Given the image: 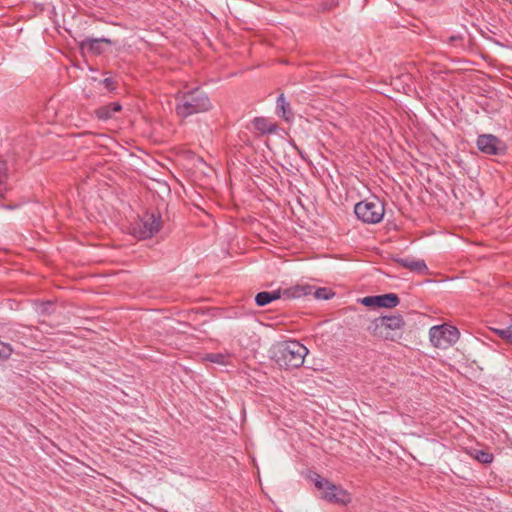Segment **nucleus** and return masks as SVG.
<instances>
[{"label":"nucleus","mask_w":512,"mask_h":512,"mask_svg":"<svg viewBox=\"0 0 512 512\" xmlns=\"http://www.w3.org/2000/svg\"><path fill=\"white\" fill-rule=\"evenodd\" d=\"M354 213L364 223L377 224L384 217V203L375 196L366 198L355 205Z\"/></svg>","instance_id":"nucleus-5"},{"label":"nucleus","mask_w":512,"mask_h":512,"mask_svg":"<svg viewBox=\"0 0 512 512\" xmlns=\"http://www.w3.org/2000/svg\"><path fill=\"white\" fill-rule=\"evenodd\" d=\"M275 113L278 117L284 119L287 122H290L294 119V112L283 93L277 97Z\"/></svg>","instance_id":"nucleus-13"},{"label":"nucleus","mask_w":512,"mask_h":512,"mask_svg":"<svg viewBox=\"0 0 512 512\" xmlns=\"http://www.w3.org/2000/svg\"><path fill=\"white\" fill-rule=\"evenodd\" d=\"M229 359H230V356L228 354H223V353H209L205 356V360L212 362V363L221 364V365L228 364Z\"/></svg>","instance_id":"nucleus-17"},{"label":"nucleus","mask_w":512,"mask_h":512,"mask_svg":"<svg viewBox=\"0 0 512 512\" xmlns=\"http://www.w3.org/2000/svg\"><path fill=\"white\" fill-rule=\"evenodd\" d=\"M477 148L485 154L504 155L506 153V144L492 134H482L477 138Z\"/></svg>","instance_id":"nucleus-9"},{"label":"nucleus","mask_w":512,"mask_h":512,"mask_svg":"<svg viewBox=\"0 0 512 512\" xmlns=\"http://www.w3.org/2000/svg\"><path fill=\"white\" fill-rule=\"evenodd\" d=\"M460 333L454 326L443 324L430 328L429 337L432 345L439 349H447L455 344Z\"/></svg>","instance_id":"nucleus-8"},{"label":"nucleus","mask_w":512,"mask_h":512,"mask_svg":"<svg viewBox=\"0 0 512 512\" xmlns=\"http://www.w3.org/2000/svg\"><path fill=\"white\" fill-rule=\"evenodd\" d=\"M162 217L158 211H146L133 226V234L140 239H148L159 232Z\"/></svg>","instance_id":"nucleus-7"},{"label":"nucleus","mask_w":512,"mask_h":512,"mask_svg":"<svg viewBox=\"0 0 512 512\" xmlns=\"http://www.w3.org/2000/svg\"><path fill=\"white\" fill-rule=\"evenodd\" d=\"M313 295L316 299L328 300L334 296V293L328 288L321 287L315 289Z\"/></svg>","instance_id":"nucleus-20"},{"label":"nucleus","mask_w":512,"mask_h":512,"mask_svg":"<svg viewBox=\"0 0 512 512\" xmlns=\"http://www.w3.org/2000/svg\"><path fill=\"white\" fill-rule=\"evenodd\" d=\"M122 106L119 102H112L107 105L101 106L95 110V115L100 120L111 119L116 112H120Z\"/></svg>","instance_id":"nucleus-16"},{"label":"nucleus","mask_w":512,"mask_h":512,"mask_svg":"<svg viewBox=\"0 0 512 512\" xmlns=\"http://www.w3.org/2000/svg\"><path fill=\"white\" fill-rule=\"evenodd\" d=\"M361 302L367 307L394 308L399 304L400 300L397 294L387 293L364 297Z\"/></svg>","instance_id":"nucleus-10"},{"label":"nucleus","mask_w":512,"mask_h":512,"mask_svg":"<svg viewBox=\"0 0 512 512\" xmlns=\"http://www.w3.org/2000/svg\"><path fill=\"white\" fill-rule=\"evenodd\" d=\"M495 334H497L501 339L505 340L507 342L508 333L509 331V325L505 328H493L492 329Z\"/></svg>","instance_id":"nucleus-22"},{"label":"nucleus","mask_w":512,"mask_h":512,"mask_svg":"<svg viewBox=\"0 0 512 512\" xmlns=\"http://www.w3.org/2000/svg\"><path fill=\"white\" fill-rule=\"evenodd\" d=\"M313 289L314 288L310 285H296L286 289L279 288L274 291H262L255 295L254 300L257 306L264 307L281 298L289 300L310 295Z\"/></svg>","instance_id":"nucleus-4"},{"label":"nucleus","mask_w":512,"mask_h":512,"mask_svg":"<svg viewBox=\"0 0 512 512\" xmlns=\"http://www.w3.org/2000/svg\"><path fill=\"white\" fill-rule=\"evenodd\" d=\"M7 166L5 161H0V198L4 196L7 191Z\"/></svg>","instance_id":"nucleus-19"},{"label":"nucleus","mask_w":512,"mask_h":512,"mask_svg":"<svg viewBox=\"0 0 512 512\" xmlns=\"http://www.w3.org/2000/svg\"><path fill=\"white\" fill-rule=\"evenodd\" d=\"M394 261L410 271L417 272L422 275H427L429 273L428 267L424 260H415L413 258H395Z\"/></svg>","instance_id":"nucleus-12"},{"label":"nucleus","mask_w":512,"mask_h":512,"mask_svg":"<svg viewBox=\"0 0 512 512\" xmlns=\"http://www.w3.org/2000/svg\"><path fill=\"white\" fill-rule=\"evenodd\" d=\"M54 303L52 301H42L36 303V311L39 315H51L54 312Z\"/></svg>","instance_id":"nucleus-18"},{"label":"nucleus","mask_w":512,"mask_h":512,"mask_svg":"<svg viewBox=\"0 0 512 512\" xmlns=\"http://www.w3.org/2000/svg\"><path fill=\"white\" fill-rule=\"evenodd\" d=\"M308 349L299 341L290 340L278 343L272 351V358L282 368L293 369L303 365Z\"/></svg>","instance_id":"nucleus-1"},{"label":"nucleus","mask_w":512,"mask_h":512,"mask_svg":"<svg viewBox=\"0 0 512 512\" xmlns=\"http://www.w3.org/2000/svg\"><path fill=\"white\" fill-rule=\"evenodd\" d=\"M104 44L112 45L113 41L109 38H90L87 37L79 42V48L83 53H90L93 55H101L104 53Z\"/></svg>","instance_id":"nucleus-11"},{"label":"nucleus","mask_w":512,"mask_h":512,"mask_svg":"<svg viewBox=\"0 0 512 512\" xmlns=\"http://www.w3.org/2000/svg\"><path fill=\"white\" fill-rule=\"evenodd\" d=\"M509 331L511 332L508 333L507 343L512 345V322L509 324Z\"/></svg>","instance_id":"nucleus-25"},{"label":"nucleus","mask_w":512,"mask_h":512,"mask_svg":"<svg viewBox=\"0 0 512 512\" xmlns=\"http://www.w3.org/2000/svg\"><path fill=\"white\" fill-rule=\"evenodd\" d=\"M212 103L208 95L199 88L185 92L178 98L176 113L181 117L209 111Z\"/></svg>","instance_id":"nucleus-3"},{"label":"nucleus","mask_w":512,"mask_h":512,"mask_svg":"<svg viewBox=\"0 0 512 512\" xmlns=\"http://www.w3.org/2000/svg\"><path fill=\"white\" fill-rule=\"evenodd\" d=\"M405 321L400 314L390 316H380L371 321L368 331L385 340L393 342L399 341L404 332Z\"/></svg>","instance_id":"nucleus-2"},{"label":"nucleus","mask_w":512,"mask_h":512,"mask_svg":"<svg viewBox=\"0 0 512 512\" xmlns=\"http://www.w3.org/2000/svg\"><path fill=\"white\" fill-rule=\"evenodd\" d=\"M475 459L482 464H489L493 461V454L484 450H477Z\"/></svg>","instance_id":"nucleus-21"},{"label":"nucleus","mask_w":512,"mask_h":512,"mask_svg":"<svg viewBox=\"0 0 512 512\" xmlns=\"http://www.w3.org/2000/svg\"><path fill=\"white\" fill-rule=\"evenodd\" d=\"M102 83L109 91H114L117 87V83L113 78H105Z\"/></svg>","instance_id":"nucleus-23"},{"label":"nucleus","mask_w":512,"mask_h":512,"mask_svg":"<svg viewBox=\"0 0 512 512\" xmlns=\"http://www.w3.org/2000/svg\"><path fill=\"white\" fill-rule=\"evenodd\" d=\"M252 123L254 128L262 135L273 134L278 129L277 123L266 117H255Z\"/></svg>","instance_id":"nucleus-15"},{"label":"nucleus","mask_w":512,"mask_h":512,"mask_svg":"<svg viewBox=\"0 0 512 512\" xmlns=\"http://www.w3.org/2000/svg\"><path fill=\"white\" fill-rule=\"evenodd\" d=\"M23 328L24 327L19 324L5 326L2 328L1 337L13 342L23 343L25 338Z\"/></svg>","instance_id":"nucleus-14"},{"label":"nucleus","mask_w":512,"mask_h":512,"mask_svg":"<svg viewBox=\"0 0 512 512\" xmlns=\"http://www.w3.org/2000/svg\"><path fill=\"white\" fill-rule=\"evenodd\" d=\"M463 40V37L461 35H452L449 37L448 41L449 43L451 44H454L458 41H462Z\"/></svg>","instance_id":"nucleus-24"},{"label":"nucleus","mask_w":512,"mask_h":512,"mask_svg":"<svg viewBox=\"0 0 512 512\" xmlns=\"http://www.w3.org/2000/svg\"><path fill=\"white\" fill-rule=\"evenodd\" d=\"M312 478L315 487L322 491L321 498L329 503L346 505L350 503V494L341 486H337L326 478L321 477L315 473Z\"/></svg>","instance_id":"nucleus-6"}]
</instances>
